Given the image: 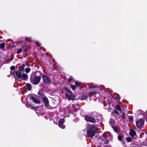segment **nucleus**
Returning <instances> with one entry per match:
<instances>
[{"label": "nucleus", "mask_w": 147, "mask_h": 147, "mask_svg": "<svg viewBox=\"0 0 147 147\" xmlns=\"http://www.w3.org/2000/svg\"><path fill=\"white\" fill-rule=\"evenodd\" d=\"M41 73L40 71H37L34 73L32 74L30 78L31 82L34 85L38 84L41 80Z\"/></svg>", "instance_id": "nucleus-1"}, {"label": "nucleus", "mask_w": 147, "mask_h": 147, "mask_svg": "<svg viewBox=\"0 0 147 147\" xmlns=\"http://www.w3.org/2000/svg\"><path fill=\"white\" fill-rule=\"evenodd\" d=\"M15 78L17 80L21 81L22 80H26L28 78V76L26 74H23L22 75L20 71H14L13 73Z\"/></svg>", "instance_id": "nucleus-2"}, {"label": "nucleus", "mask_w": 147, "mask_h": 147, "mask_svg": "<svg viewBox=\"0 0 147 147\" xmlns=\"http://www.w3.org/2000/svg\"><path fill=\"white\" fill-rule=\"evenodd\" d=\"M96 131V128L94 125H91L90 129L87 131V135L88 137H92L95 135Z\"/></svg>", "instance_id": "nucleus-3"}, {"label": "nucleus", "mask_w": 147, "mask_h": 147, "mask_svg": "<svg viewBox=\"0 0 147 147\" xmlns=\"http://www.w3.org/2000/svg\"><path fill=\"white\" fill-rule=\"evenodd\" d=\"M107 138V136L106 134H104L100 139L98 140V142L100 144L104 145L108 144L109 140Z\"/></svg>", "instance_id": "nucleus-4"}, {"label": "nucleus", "mask_w": 147, "mask_h": 147, "mask_svg": "<svg viewBox=\"0 0 147 147\" xmlns=\"http://www.w3.org/2000/svg\"><path fill=\"white\" fill-rule=\"evenodd\" d=\"M43 82L47 84H49L51 82V79L47 76L44 74L42 76Z\"/></svg>", "instance_id": "nucleus-5"}, {"label": "nucleus", "mask_w": 147, "mask_h": 147, "mask_svg": "<svg viewBox=\"0 0 147 147\" xmlns=\"http://www.w3.org/2000/svg\"><path fill=\"white\" fill-rule=\"evenodd\" d=\"M85 120L87 121L94 123L96 122L95 118L86 115L85 117Z\"/></svg>", "instance_id": "nucleus-6"}, {"label": "nucleus", "mask_w": 147, "mask_h": 147, "mask_svg": "<svg viewBox=\"0 0 147 147\" xmlns=\"http://www.w3.org/2000/svg\"><path fill=\"white\" fill-rule=\"evenodd\" d=\"M65 94L66 97L69 100H73L74 98V95L71 92H70L69 93L65 92Z\"/></svg>", "instance_id": "nucleus-7"}, {"label": "nucleus", "mask_w": 147, "mask_h": 147, "mask_svg": "<svg viewBox=\"0 0 147 147\" xmlns=\"http://www.w3.org/2000/svg\"><path fill=\"white\" fill-rule=\"evenodd\" d=\"M43 101L44 102L45 106L48 108L50 109L51 107H50L49 105V101L47 98L45 96L42 97Z\"/></svg>", "instance_id": "nucleus-8"}, {"label": "nucleus", "mask_w": 147, "mask_h": 147, "mask_svg": "<svg viewBox=\"0 0 147 147\" xmlns=\"http://www.w3.org/2000/svg\"><path fill=\"white\" fill-rule=\"evenodd\" d=\"M144 123V120L140 119L139 121L136 122V125L138 127H140Z\"/></svg>", "instance_id": "nucleus-9"}, {"label": "nucleus", "mask_w": 147, "mask_h": 147, "mask_svg": "<svg viewBox=\"0 0 147 147\" xmlns=\"http://www.w3.org/2000/svg\"><path fill=\"white\" fill-rule=\"evenodd\" d=\"M29 98L30 99L32 100L35 103H40V100L34 96H30Z\"/></svg>", "instance_id": "nucleus-10"}, {"label": "nucleus", "mask_w": 147, "mask_h": 147, "mask_svg": "<svg viewBox=\"0 0 147 147\" xmlns=\"http://www.w3.org/2000/svg\"><path fill=\"white\" fill-rule=\"evenodd\" d=\"M129 134L130 136L133 138L136 135L135 131L133 130H130V131L129 132Z\"/></svg>", "instance_id": "nucleus-11"}, {"label": "nucleus", "mask_w": 147, "mask_h": 147, "mask_svg": "<svg viewBox=\"0 0 147 147\" xmlns=\"http://www.w3.org/2000/svg\"><path fill=\"white\" fill-rule=\"evenodd\" d=\"M72 109L71 111L73 112H76L78 110V109L76 108L75 105L73 104L71 105Z\"/></svg>", "instance_id": "nucleus-12"}, {"label": "nucleus", "mask_w": 147, "mask_h": 147, "mask_svg": "<svg viewBox=\"0 0 147 147\" xmlns=\"http://www.w3.org/2000/svg\"><path fill=\"white\" fill-rule=\"evenodd\" d=\"M26 86L28 90L30 91L32 89V86L29 83H26Z\"/></svg>", "instance_id": "nucleus-13"}, {"label": "nucleus", "mask_w": 147, "mask_h": 147, "mask_svg": "<svg viewBox=\"0 0 147 147\" xmlns=\"http://www.w3.org/2000/svg\"><path fill=\"white\" fill-rule=\"evenodd\" d=\"M25 66L24 64H23L22 65L20 66L19 68V71L20 72V71H23L24 69V67Z\"/></svg>", "instance_id": "nucleus-14"}, {"label": "nucleus", "mask_w": 147, "mask_h": 147, "mask_svg": "<svg viewBox=\"0 0 147 147\" xmlns=\"http://www.w3.org/2000/svg\"><path fill=\"white\" fill-rule=\"evenodd\" d=\"M87 98V96L86 95H82L80 97L81 100H83L86 99Z\"/></svg>", "instance_id": "nucleus-15"}, {"label": "nucleus", "mask_w": 147, "mask_h": 147, "mask_svg": "<svg viewBox=\"0 0 147 147\" xmlns=\"http://www.w3.org/2000/svg\"><path fill=\"white\" fill-rule=\"evenodd\" d=\"M59 126L62 129H64L65 128V126L63 124V123H59L58 124Z\"/></svg>", "instance_id": "nucleus-16"}, {"label": "nucleus", "mask_w": 147, "mask_h": 147, "mask_svg": "<svg viewBox=\"0 0 147 147\" xmlns=\"http://www.w3.org/2000/svg\"><path fill=\"white\" fill-rule=\"evenodd\" d=\"M143 113L144 112L140 110L137 111V113L138 115L143 114Z\"/></svg>", "instance_id": "nucleus-17"}, {"label": "nucleus", "mask_w": 147, "mask_h": 147, "mask_svg": "<svg viewBox=\"0 0 147 147\" xmlns=\"http://www.w3.org/2000/svg\"><path fill=\"white\" fill-rule=\"evenodd\" d=\"M38 94L39 95H41L43 97V96H45L43 92H42V91H39L38 92Z\"/></svg>", "instance_id": "nucleus-18"}, {"label": "nucleus", "mask_w": 147, "mask_h": 147, "mask_svg": "<svg viewBox=\"0 0 147 147\" xmlns=\"http://www.w3.org/2000/svg\"><path fill=\"white\" fill-rule=\"evenodd\" d=\"M5 44L4 43H2L0 44V47L2 49H3L4 48Z\"/></svg>", "instance_id": "nucleus-19"}, {"label": "nucleus", "mask_w": 147, "mask_h": 147, "mask_svg": "<svg viewBox=\"0 0 147 147\" xmlns=\"http://www.w3.org/2000/svg\"><path fill=\"white\" fill-rule=\"evenodd\" d=\"M118 139L120 141H121L123 139V137L122 136L119 135L118 136Z\"/></svg>", "instance_id": "nucleus-20"}, {"label": "nucleus", "mask_w": 147, "mask_h": 147, "mask_svg": "<svg viewBox=\"0 0 147 147\" xmlns=\"http://www.w3.org/2000/svg\"><path fill=\"white\" fill-rule=\"evenodd\" d=\"M116 108L119 111H121V109L119 105H116Z\"/></svg>", "instance_id": "nucleus-21"}, {"label": "nucleus", "mask_w": 147, "mask_h": 147, "mask_svg": "<svg viewBox=\"0 0 147 147\" xmlns=\"http://www.w3.org/2000/svg\"><path fill=\"white\" fill-rule=\"evenodd\" d=\"M126 140L128 142H130L132 141V139L130 137H127L126 138Z\"/></svg>", "instance_id": "nucleus-22"}, {"label": "nucleus", "mask_w": 147, "mask_h": 147, "mask_svg": "<svg viewBox=\"0 0 147 147\" xmlns=\"http://www.w3.org/2000/svg\"><path fill=\"white\" fill-rule=\"evenodd\" d=\"M30 70H31V69L30 68H26L25 70V71L26 73H28L30 72Z\"/></svg>", "instance_id": "nucleus-23"}, {"label": "nucleus", "mask_w": 147, "mask_h": 147, "mask_svg": "<svg viewBox=\"0 0 147 147\" xmlns=\"http://www.w3.org/2000/svg\"><path fill=\"white\" fill-rule=\"evenodd\" d=\"M143 145L144 146H147V139H146V140L143 142Z\"/></svg>", "instance_id": "nucleus-24"}, {"label": "nucleus", "mask_w": 147, "mask_h": 147, "mask_svg": "<svg viewBox=\"0 0 147 147\" xmlns=\"http://www.w3.org/2000/svg\"><path fill=\"white\" fill-rule=\"evenodd\" d=\"M112 120L111 119H110L109 121V124L112 127H113V125H114V123L112 122Z\"/></svg>", "instance_id": "nucleus-25"}, {"label": "nucleus", "mask_w": 147, "mask_h": 147, "mask_svg": "<svg viewBox=\"0 0 147 147\" xmlns=\"http://www.w3.org/2000/svg\"><path fill=\"white\" fill-rule=\"evenodd\" d=\"M64 122V119L63 118H62L59 120V123H63Z\"/></svg>", "instance_id": "nucleus-26"}, {"label": "nucleus", "mask_w": 147, "mask_h": 147, "mask_svg": "<svg viewBox=\"0 0 147 147\" xmlns=\"http://www.w3.org/2000/svg\"><path fill=\"white\" fill-rule=\"evenodd\" d=\"M76 85L78 86L81 84V83L78 81H76L75 82Z\"/></svg>", "instance_id": "nucleus-27"}, {"label": "nucleus", "mask_w": 147, "mask_h": 147, "mask_svg": "<svg viewBox=\"0 0 147 147\" xmlns=\"http://www.w3.org/2000/svg\"><path fill=\"white\" fill-rule=\"evenodd\" d=\"M70 87L73 90H74L75 89L76 86L74 85H71Z\"/></svg>", "instance_id": "nucleus-28"}, {"label": "nucleus", "mask_w": 147, "mask_h": 147, "mask_svg": "<svg viewBox=\"0 0 147 147\" xmlns=\"http://www.w3.org/2000/svg\"><path fill=\"white\" fill-rule=\"evenodd\" d=\"M35 43L36 45L38 47H40V44L38 41H36L35 42Z\"/></svg>", "instance_id": "nucleus-29"}, {"label": "nucleus", "mask_w": 147, "mask_h": 147, "mask_svg": "<svg viewBox=\"0 0 147 147\" xmlns=\"http://www.w3.org/2000/svg\"><path fill=\"white\" fill-rule=\"evenodd\" d=\"M90 93L92 94H96V90H94L93 91H90Z\"/></svg>", "instance_id": "nucleus-30"}, {"label": "nucleus", "mask_w": 147, "mask_h": 147, "mask_svg": "<svg viewBox=\"0 0 147 147\" xmlns=\"http://www.w3.org/2000/svg\"><path fill=\"white\" fill-rule=\"evenodd\" d=\"M22 49H19L17 51V53L18 54H20L22 51Z\"/></svg>", "instance_id": "nucleus-31"}, {"label": "nucleus", "mask_w": 147, "mask_h": 147, "mask_svg": "<svg viewBox=\"0 0 147 147\" xmlns=\"http://www.w3.org/2000/svg\"><path fill=\"white\" fill-rule=\"evenodd\" d=\"M26 107L28 108H31L32 106L28 103L26 104Z\"/></svg>", "instance_id": "nucleus-32"}, {"label": "nucleus", "mask_w": 147, "mask_h": 147, "mask_svg": "<svg viewBox=\"0 0 147 147\" xmlns=\"http://www.w3.org/2000/svg\"><path fill=\"white\" fill-rule=\"evenodd\" d=\"M10 68L11 70H13L15 69V67L13 65Z\"/></svg>", "instance_id": "nucleus-33"}, {"label": "nucleus", "mask_w": 147, "mask_h": 147, "mask_svg": "<svg viewBox=\"0 0 147 147\" xmlns=\"http://www.w3.org/2000/svg\"><path fill=\"white\" fill-rule=\"evenodd\" d=\"M64 88L66 90V91L68 92L67 93H69L70 92H71L69 91V90L67 87H65Z\"/></svg>", "instance_id": "nucleus-34"}, {"label": "nucleus", "mask_w": 147, "mask_h": 147, "mask_svg": "<svg viewBox=\"0 0 147 147\" xmlns=\"http://www.w3.org/2000/svg\"><path fill=\"white\" fill-rule=\"evenodd\" d=\"M96 87H96V86H90L88 87V88L89 89L91 90L93 88H96Z\"/></svg>", "instance_id": "nucleus-35"}, {"label": "nucleus", "mask_w": 147, "mask_h": 147, "mask_svg": "<svg viewBox=\"0 0 147 147\" xmlns=\"http://www.w3.org/2000/svg\"><path fill=\"white\" fill-rule=\"evenodd\" d=\"M121 117L123 119H124L125 117V113L124 112L122 114V115L121 116Z\"/></svg>", "instance_id": "nucleus-36"}, {"label": "nucleus", "mask_w": 147, "mask_h": 147, "mask_svg": "<svg viewBox=\"0 0 147 147\" xmlns=\"http://www.w3.org/2000/svg\"><path fill=\"white\" fill-rule=\"evenodd\" d=\"M72 80V79L71 78H70L68 79V81L69 82H71Z\"/></svg>", "instance_id": "nucleus-37"}, {"label": "nucleus", "mask_w": 147, "mask_h": 147, "mask_svg": "<svg viewBox=\"0 0 147 147\" xmlns=\"http://www.w3.org/2000/svg\"><path fill=\"white\" fill-rule=\"evenodd\" d=\"M129 118L130 121H131L133 120V117L132 116L129 117Z\"/></svg>", "instance_id": "nucleus-38"}, {"label": "nucleus", "mask_w": 147, "mask_h": 147, "mask_svg": "<svg viewBox=\"0 0 147 147\" xmlns=\"http://www.w3.org/2000/svg\"><path fill=\"white\" fill-rule=\"evenodd\" d=\"M113 112L114 113H115V114H119L118 113V112H117V111H116V110H114V111Z\"/></svg>", "instance_id": "nucleus-39"}, {"label": "nucleus", "mask_w": 147, "mask_h": 147, "mask_svg": "<svg viewBox=\"0 0 147 147\" xmlns=\"http://www.w3.org/2000/svg\"><path fill=\"white\" fill-rule=\"evenodd\" d=\"M25 46V44L24 43V44L22 46V48H23Z\"/></svg>", "instance_id": "nucleus-40"}, {"label": "nucleus", "mask_w": 147, "mask_h": 147, "mask_svg": "<svg viewBox=\"0 0 147 147\" xmlns=\"http://www.w3.org/2000/svg\"><path fill=\"white\" fill-rule=\"evenodd\" d=\"M52 101H53L54 103L55 102H56V101L55 99H53V100H52Z\"/></svg>", "instance_id": "nucleus-41"}, {"label": "nucleus", "mask_w": 147, "mask_h": 147, "mask_svg": "<svg viewBox=\"0 0 147 147\" xmlns=\"http://www.w3.org/2000/svg\"><path fill=\"white\" fill-rule=\"evenodd\" d=\"M56 106H57V105H56V107H52V108H56Z\"/></svg>", "instance_id": "nucleus-42"}, {"label": "nucleus", "mask_w": 147, "mask_h": 147, "mask_svg": "<svg viewBox=\"0 0 147 147\" xmlns=\"http://www.w3.org/2000/svg\"><path fill=\"white\" fill-rule=\"evenodd\" d=\"M24 50L25 51H27V50L26 49H25Z\"/></svg>", "instance_id": "nucleus-43"}, {"label": "nucleus", "mask_w": 147, "mask_h": 147, "mask_svg": "<svg viewBox=\"0 0 147 147\" xmlns=\"http://www.w3.org/2000/svg\"><path fill=\"white\" fill-rule=\"evenodd\" d=\"M119 99H120V98H118L117 99V100H119Z\"/></svg>", "instance_id": "nucleus-44"}, {"label": "nucleus", "mask_w": 147, "mask_h": 147, "mask_svg": "<svg viewBox=\"0 0 147 147\" xmlns=\"http://www.w3.org/2000/svg\"><path fill=\"white\" fill-rule=\"evenodd\" d=\"M30 97L29 96H27V98H28V97Z\"/></svg>", "instance_id": "nucleus-45"}, {"label": "nucleus", "mask_w": 147, "mask_h": 147, "mask_svg": "<svg viewBox=\"0 0 147 147\" xmlns=\"http://www.w3.org/2000/svg\"><path fill=\"white\" fill-rule=\"evenodd\" d=\"M115 130V132H117V131H116V130Z\"/></svg>", "instance_id": "nucleus-46"}, {"label": "nucleus", "mask_w": 147, "mask_h": 147, "mask_svg": "<svg viewBox=\"0 0 147 147\" xmlns=\"http://www.w3.org/2000/svg\"><path fill=\"white\" fill-rule=\"evenodd\" d=\"M26 40H27V39H26Z\"/></svg>", "instance_id": "nucleus-47"}]
</instances>
